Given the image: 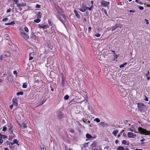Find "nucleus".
<instances>
[{
    "label": "nucleus",
    "mask_w": 150,
    "mask_h": 150,
    "mask_svg": "<svg viewBox=\"0 0 150 150\" xmlns=\"http://www.w3.org/2000/svg\"><path fill=\"white\" fill-rule=\"evenodd\" d=\"M51 30L52 31V33H53V32L54 31V28L53 26L51 28Z\"/></svg>",
    "instance_id": "052dcab7"
},
{
    "label": "nucleus",
    "mask_w": 150,
    "mask_h": 150,
    "mask_svg": "<svg viewBox=\"0 0 150 150\" xmlns=\"http://www.w3.org/2000/svg\"><path fill=\"white\" fill-rule=\"evenodd\" d=\"M58 9H57V16H59L61 14H63V11L62 9L60 8L59 7H58Z\"/></svg>",
    "instance_id": "1a4fd4ad"
},
{
    "label": "nucleus",
    "mask_w": 150,
    "mask_h": 150,
    "mask_svg": "<svg viewBox=\"0 0 150 150\" xmlns=\"http://www.w3.org/2000/svg\"><path fill=\"white\" fill-rule=\"evenodd\" d=\"M8 128L10 134H12L13 133V126L11 124H10L8 126Z\"/></svg>",
    "instance_id": "f8f14e48"
},
{
    "label": "nucleus",
    "mask_w": 150,
    "mask_h": 150,
    "mask_svg": "<svg viewBox=\"0 0 150 150\" xmlns=\"http://www.w3.org/2000/svg\"><path fill=\"white\" fill-rule=\"evenodd\" d=\"M48 22L50 26H52V25H53V23L50 20H48Z\"/></svg>",
    "instance_id": "c85d7f7f"
},
{
    "label": "nucleus",
    "mask_w": 150,
    "mask_h": 150,
    "mask_svg": "<svg viewBox=\"0 0 150 150\" xmlns=\"http://www.w3.org/2000/svg\"><path fill=\"white\" fill-rule=\"evenodd\" d=\"M27 83H24L23 84L22 87L24 88H26L27 87Z\"/></svg>",
    "instance_id": "72a5a7b5"
},
{
    "label": "nucleus",
    "mask_w": 150,
    "mask_h": 150,
    "mask_svg": "<svg viewBox=\"0 0 150 150\" xmlns=\"http://www.w3.org/2000/svg\"><path fill=\"white\" fill-rule=\"evenodd\" d=\"M69 131L71 132V133H73L74 132V130L73 129H69Z\"/></svg>",
    "instance_id": "3c124183"
},
{
    "label": "nucleus",
    "mask_w": 150,
    "mask_h": 150,
    "mask_svg": "<svg viewBox=\"0 0 150 150\" xmlns=\"http://www.w3.org/2000/svg\"><path fill=\"white\" fill-rule=\"evenodd\" d=\"M19 125L22 128H25L27 127V125L25 123H23L21 125Z\"/></svg>",
    "instance_id": "aec40b11"
},
{
    "label": "nucleus",
    "mask_w": 150,
    "mask_h": 150,
    "mask_svg": "<svg viewBox=\"0 0 150 150\" xmlns=\"http://www.w3.org/2000/svg\"><path fill=\"white\" fill-rule=\"evenodd\" d=\"M41 21V20L39 18L37 19H35L34 20V21L36 23H38L40 22Z\"/></svg>",
    "instance_id": "a878e982"
},
{
    "label": "nucleus",
    "mask_w": 150,
    "mask_h": 150,
    "mask_svg": "<svg viewBox=\"0 0 150 150\" xmlns=\"http://www.w3.org/2000/svg\"><path fill=\"white\" fill-rule=\"evenodd\" d=\"M3 142V140L2 139L0 138V144H1Z\"/></svg>",
    "instance_id": "13d9d810"
},
{
    "label": "nucleus",
    "mask_w": 150,
    "mask_h": 150,
    "mask_svg": "<svg viewBox=\"0 0 150 150\" xmlns=\"http://www.w3.org/2000/svg\"><path fill=\"white\" fill-rule=\"evenodd\" d=\"M117 150H124V149L123 146H120L118 147Z\"/></svg>",
    "instance_id": "473e14b6"
},
{
    "label": "nucleus",
    "mask_w": 150,
    "mask_h": 150,
    "mask_svg": "<svg viewBox=\"0 0 150 150\" xmlns=\"http://www.w3.org/2000/svg\"><path fill=\"white\" fill-rule=\"evenodd\" d=\"M7 138V137L6 135H2L1 133H0V138L2 139H5Z\"/></svg>",
    "instance_id": "4be33fe9"
},
{
    "label": "nucleus",
    "mask_w": 150,
    "mask_h": 150,
    "mask_svg": "<svg viewBox=\"0 0 150 150\" xmlns=\"http://www.w3.org/2000/svg\"><path fill=\"white\" fill-rule=\"evenodd\" d=\"M144 100L146 101H148L149 100L148 98L146 96H145V98L144 99Z\"/></svg>",
    "instance_id": "09e8293b"
},
{
    "label": "nucleus",
    "mask_w": 150,
    "mask_h": 150,
    "mask_svg": "<svg viewBox=\"0 0 150 150\" xmlns=\"http://www.w3.org/2000/svg\"><path fill=\"white\" fill-rule=\"evenodd\" d=\"M57 117L59 119H60L62 117V112L60 111H58L57 112Z\"/></svg>",
    "instance_id": "6e6552de"
},
{
    "label": "nucleus",
    "mask_w": 150,
    "mask_h": 150,
    "mask_svg": "<svg viewBox=\"0 0 150 150\" xmlns=\"http://www.w3.org/2000/svg\"><path fill=\"white\" fill-rule=\"evenodd\" d=\"M138 131L142 134L145 135H148L150 136V131H147L146 129L142 128V127H139L138 128Z\"/></svg>",
    "instance_id": "f03ea898"
},
{
    "label": "nucleus",
    "mask_w": 150,
    "mask_h": 150,
    "mask_svg": "<svg viewBox=\"0 0 150 150\" xmlns=\"http://www.w3.org/2000/svg\"><path fill=\"white\" fill-rule=\"evenodd\" d=\"M149 71H148L147 73L146 74V76L147 77H148V76L149 75Z\"/></svg>",
    "instance_id": "0e129e2a"
},
{
    "label": "nucleus",
    "mask_w": 150,
    "mask_h": 150,
    "mask_svg": "<svg viewBox=\"0 0 150 150\" xmlns=\"http://www.w3.org/2000/svg\"><path fill=\"white\" fill-rule=\"evenodd\" d=\"M102 11H103L104 12L105 14L107 16H108V13H107V11L106 10V9H103V8H102Z\"/></svg>",
    "instance_id": "c756f323"
},
{
    "label": "nucleus",
    "mask_w": 150,
    "mask_h": 150,
    "mask_svg": "<svg viewBox=\"0 0 150 150\" xmlns=\"http://www.w3.org/2000/svg\"><path fill=\"white\" fill-rule=\"evenodd\" d=\"M91 29H92V28H91V27H88V30L89 31V32L91 30Z\"/></svg>",
    "instance_id": "69168bd1"
},
{
    "label": "nucleus",
    "mask_w": 150,
    "mask_h": 150,
    "mask_svg": "<svg viewBox=\"0 0 150 150\" xmlns=\"http://www.w3.org/2000/svg\"><path fill=\"white\" fill-rule=\"evenodd\" d=\"M12 102L14 105L17 106L18 105V101L16 98H13L12 100Z\"/></svg>",
    "instance_id": "9d476101"
},
{
    "label": "nucleus",
    "mask_w": 150,
    "mask_h": 150,
    "mask_svg": "<svg viewBox=\"0 0 150 150\" xmlns=\"http://www.w3.org/2000/svg\"><path fill=\"white\" fill-rule=\"evenodd\" d=\"M129 12L130 13H134L135 12V11L133 10H130L129 11Z\"/></svg>",
    "instance_id": "e2e57ef3"
},
{
    "label": "nucleus",
    "mask_w": 150,
    "mask_h": 150,
    "mask_svg": "<svg viewBox=\"0 0 150 150\" xmlns=\"http://www.w3.org/2000/svg\"><path fill=\"white\" fill-rule=\"evenodd\" d=\"M95 36L97 37H99L100 36V35L99 33H97L95 35Z\"/></svg>",
    "instance_id": "de8ad7c7"
},
{
    "label": "nucleus",
    "mask_w": 150,
    "mask_h": 150,
    "mask_svg": "<svg viewBox=\"0 0 150 150\" xmlns=\"http://www.w3.org/2000/svg\"><path fill=\"white\" fill-rule=\"evenodd\" d=\"M93 150H101V148L100 146H97Z\"/></svg>",
    "instance_id": "5701e85b"
},
{
    "label": "nucleus",
    "mask_w": 150,
    "mask_h": 150,
    "mask_svg": "<svg viewBox=\"0 0 150 150\" xmlns=\"http://www.w3.org/2000/svg\"><path fill=\"white\" fill-rule=\"evenodd\" d=\"M58 16L59 17L60 20L62 22L65 21L66 16H64L63 14Z\"/></svg>",
    "instance_id": "20e7f679"
},
{
    "label": "nucleus",
    "mask_w": 150,
    "mask_h": 150,
    "mask_svg": "<svg viewBox=\"0 0 150 150\" xmlns=\"http://www.w3.org/2000/svg\"><path fill=\"white\" fill-rule=\"evenodd\" d=\"M94 120L95 121H96L97 122H98V123L100 121V120L99 118H96Z\"/></svg>",
    "instance_id": "f704fd0d"
},
{
    "label": "nucleus",
    "mask_w": 150,
    "mask_h": 150,
    "mask_svg": "<svg viewBox=\"0 0 150 150\" xmlns=\"http://www.w3.org/2000/svg\"><path fill=\"white\" fill-rule=\"evenodd\" d=\"M7 79L9 82L12 83L13 81V75L9 74L8 76Z\"/></svg>",
    "instance_id": "423d86ee"
},
{
    "label": "nucleus",
    "mask_w": 150,
    "mask_h": 150,
    "mask_svg": "<svg viewBox=\"0 0 150 150\" xmlns=\"http://www.w3.org/2000/svg\"><path fill=\"white\" fill-rule=\"evenodd\" d=\"M74 12L76 16L77 17L79 18H80V15L78 14L77 11L76 10H74Z\"/></svg>",
    "instance_id": "a211bd4d"
},
{
    "label": "nucleus",
    "mask_w": 150,
    "mask_h": 150,
    "mask_svg": "<svg viewBox=\"0 0 150 150\" xmlns=\"http://www.w3.org/2000/svg\"><path fill=\"white\" fill-rule=\"evenodd\" d=\"M69 96L68 95H67L64 96V99L66 100H68L69 99Z\"/></svg>",
    "instance_id": "ea45409f"
},
{
    "label": "nucleus",
    "mask_w": 150,
    "mask_h": 150,
    "mask_svg": "<svg viewBox=\"0 0 150 150\" xmlns=\"http://www.w3.org/2000/svg\"><path fill=\"white\" fill-rule=\"evenodd\" d=\"M46 100H43L40 103L39 105H41L43 104L45 101Z\"/></svg>",
    "instance_id": "c9c22d12"
},
{
    "label": "nucleus",
    "mask_w": 150,
    "mask_h": 150,
    "mask_svg": "<svg viewBox=\"0 0 150 150\" xmlns=\"http://www.w3.org/2000/svg\"><path fill=\"white\" fill-rule=\"evenodd\" d=\"M13 142L14 144H17L18 145H19V144H18V141L17 139H14L13 140Z\"/></svg>",
    "instance_id": "cd10ccee"
},
{
    "label": "nucleus",
    "mask_w": 150,
    "mask_h": 150,
    "mask_svg": "<svg viewBox=\"0 0 150 150\" xmlns=\"http://www.w3.org/2000/svg\"><path fill=\"white\" fill-rule=\"evenodd\" d=\"M10 23V25H14L15 24V22L14 21H12L11 23Z\"/></svg>",
    "instance_id": "5fc2aeb1"
},
{
    "label": "nucleus",
    "mask_w": 150,
    "mask_h": 150,
    "mask_svg": "<svg viewBox=\"0 0 150 150\" xmlns=\"http://www.w3.org/2000/svg\"><path fill=\"white\" fill-rule=\"evenodd\" d=\"M13 107V105H12L10 106V108L11 109H12Z\"/></svg>",
    "instance_id": "774afa93"
},
{
    "label": "nucleus",
    "mask_w": 150,
    "mask_h": 150,
    "mask_svg": "<svg viewBox=\"0 0 150 150\" xmlns=\"http://www.w3.org/2000/svg\"><path fill=\"white\" fill-rule=\"evenodd\" d=\"M123 122L125 124H127L128 122V121L126 120H123Z\"/></svg>",
    "instance_id": "864d4df0"
},
{
    "label": "nucleus",
    "mask_w": 150,
    "mask_h": 150,
    "mask_svg": "<svg viewBox=\"0 0 150 150\" xmlns=\"http://www.w3.org/2000/svg\"><path fill=\"white\" fill-rule=\"evenodd\" d=\"M23 93L22 92H18L16 93V95L17 96H19V95H22L23 94Z\"/></svg>",
    "instance_id": "2f4dec72"
},
{
    "label": "nucleus",
    "mask_w": 150,
    "mask_h": 150,
    "mask_svg": "<svg viewBox=\"0 0 150 150\" xmlns=\"http://www.w3.org/2000/svg\"><path fill=\"white\" fill-rule=\"evenodd\" d=\"M38 27L39 28H43V29L45 28H48V25H41L40 24H39L38 25Z\"/></svg>",
    "instance_id": "ddd939ff"
},
{
    "label": "nucleus",
    "mask_w": 150,
    "mask_h": 150,
    "mask_svg": "<svg viewBox=\"0 0 150 150\" xmlns=\"http://www.w3.org/2000/svg\"><path fill=\"white\" fill-rule=\"evenodd\" d=\"M130 130L131 132H135V129L133 127H131L130 128Z\"/></svg>",
    "instance_id": "a19ab883"
},
{
    "label": "nucleus",
    "mask_w": 150,
    "mask_h": 150,
    "mask_svg": "<svg viewBox=\"0 0 150 150\" xmlns=\"http://www.w3.org/2000/svg\"><path fill=\"white\" fill-rule=\"evenodd\" d=\"M137 104L138 105V110L141 112H144L147 109V107L144 104L138 103Z\"/></svg>",
    "instance_id": "f257e3e1"
},
{
    "label": "nucleus",
    "mask_w": 150,
    "mask_h": 150,
    "mask_svg": "<svg viewBox=\"0 0 150 150\" xmlns=\"http://www.w3.org/2000/svg\"><path fill=\"white\" fill-rule=\"evenodd\" d=\"M138 8L141 10H142L144 9V7L142 6H138Z\"/></svg>",
    "instance_id": "58836bf2"
},
{
    "label": "nucleus",
    "mask_w": 150,
    "mask_h": 150,
    "mask_svg": "<svg viewBox=\"0 0 150 150\" xmlns=\"http://www.w3.org/2000/svg\"><path fill=\"white\" fill-rule=\"evenodd\" d=\"M40 147L42 150H46V149L44 148V146H41Z\"/></svg>",
    "instance_id": "8fccbe9b"
},
{
    "label": "nucleus",
    "mask_w": 150,
    "mask_h": 150,
    "mask_svg": "<svg viewBox=\"0 0 150 150\" xmlns=\"http://www.w3.org/2000/svg\"><path fill=\"white\" fill-rule=\"evenodd\" d=\"M13 73L14 74L16 75V76H17L18 73H17V71H16L15 70V71H13Z\"/></svg>",
    "instance_id": "79ce46f5"
},
{
    "label": "nucleus",
    "mask_w": 150,
    "mask_h": 150,
    "mask_svg": "<svg viewBox=\"0 0 150 150\" xmlns=\"http://www.w3.org/2000/svg\"><path fill=\"white\" fill-rule=\"evenodd\" d=\"M86 6L83 3L82 5L81 8L79 9V10L82 12H84L86 10Z\"/></svg>",
    "instance_id": "0eeeda50"
},
{
    "label": "nucleus",
    "mask_w": 150,
    "mask_h": 150,
    "mask_svg": "<svg viewBox=\"0 0 150 150\" xmlns=\"http://www.w3.org/2000/svg\"><path fill=\"white\" fill-rule=\"evenodd\" d=\"M64 78L63 76V74H62V84H64Z\"/></svg>",
    "instance_id": "b1692460"
},
{
    "label": "nucleus",
    "mask_w": 150,
    "mask_h": 150,
    "mask_svg": "<svg viewBox=\"0 0 150 150\" xmlns=\"http://www.w3.org/2000/svg\"><path fill=\"white\" fill-rule=\"evenodd\" d=\"M4 56L6 57H9L10 56V52L8 51H5L4 53Z\"/></svg>",
    "instance_id": "4468645a"
},
{
    "label": "nucleus",
    "mask_w": 150,
    "mask_h": 150,
    "mask_svg": "<svg viewBox=\"0 0 150 150\" xmlns=\"http://www.w3.org/2000/svg\"><path fill=\"white\" fill-rule=\"evenodd\" d=\"M118 132V130H116L113 131L112 134L115 136H116L117 133Z\"/></svg>",
    "instance_id": "412c9836"
},
{
    "label": "nucleus",
    "mask_w": 150,
    "mask_h": 150,
    "mask_svg": "<svg viewBox=\"0 0 150 150\" xmlns=\"http://www.w3.org/2000/svg\"><path fill=\"white\" fill-rule=\"evenodd\" d=\"M34 54V52H31L29 54V60H30L33 59V56Z\"/></svg>",
    "instance_id": "dca6fc26"
},
{
    "label": "nucleus",
    "mask_w": 150,
    "mask_h": 150,
    "mask_svg": "<svg viewBox=\"0 0 150 150\" xmlns=\"http://www.w3.org/2000/svg\"><path fill=\"white\" fill-rule=\"evenodd\" d=\"M24 6V5H20V4H17V6L18 7H20L21 6Z\"/></svg>",
    "instance_id": "603ef678"
},
{
    "label": "nucleus",
    "mask_w": 150,
    "mask_h": 150,
    "mask_svg": "<svg viewBox=\"0 0 150 150\" xmlns=\"http://www.w3.org/2000/svg\"><path fill=\"white\" fill-rule=\"evenodd\" d=\"M31 37L33 39H35V37H36V35L33 32H32L31 34Z\"/></svg>",
    "instance_id": "6ab92c4d"
},
{
    "label": "nucleus",
    "mask_w": 150,
    "mask_h": 150,
    "mask_svg": "<svg viewBox=\"0 0 150 150\" xmlns=\"http://www.w3.org/2000/svg\"><path fill=\"white\" fill-rule=\"evenodd\" d=\"M96 145V143L94 142V143H93L92 144L91 146L92 147H94L95 146H96H96H97Z\"/></svg>",
    "instance_id": "4c0bfd02"
},
{
    "label": "nucleus",
    "mask_w": 150,
    "mask_h": 150,
    "mask_svg": "<svg viewBox=\"0 0 150 150\" xmlns=\"http://www.w3.org/2000/svg\"><path fill=\"white\" fill-rule=\"evenodd\" d=\"M10 143V142L8 141H6V144H7V145L9 144Z\"/></svg>",
    "instance_id": "338daca9"
},
{
    "label": "nucleus",
    "mask_w": 150,
    "mask_h": 150,
    "mask_svg": "<svg viewBox=\"0 0 150 150\" xmlns=\"http://www.w3.org/2000/svg\"><path fill=\"white\" fill-rule=\"evenodd\" d=\"M127 143V142L126 140H124L122 142V143L124 144H126Z\"/></svg>",
    "instance_id": "c03bdc74"
},
{
    "label": "nucleus",
    "mask_w": 150,
    "mask_h": 150,
    "mask_svg": "<svg viewBox=\"0 0 150 150\" xmlns=\"http://www.w3.org/2000/svg\"><path fill=\"white\" fill-rule=\"evenodd\" d=\"M100 124V125L103 127H107L108 126V125L107 123H105L104 122H101Z\"/></svg>",
    "instance_id": "2eb2a0df"
},
{
    "label": "nucleus",
    "mask_w": 150,
    "mask_h": 150,
    "mask_svg": "<svg viewBox=\"0 0 150 150\" xmlns=\"http://www.w3.org/2000/svg\"><path fill=\"white\" fill-rule=\"evenodd\" d=\"M24 30L26 32H28V28L27 27H25L24 28Z\"/></svg>",
    "instance_id": "49530a36"
},
{
    "label": "nucleus",
    "mask_w": 150,
    "mask_h": 150,
    "mask_svg": "<svg viewBox=\"0 0 150 150\" xmlns=\"http://www.w3.org/2000/svg\"><path fill=\"white\" fill-rule=\"evenodd\" d=\"M135 1L141 5L143 4V3L142 1H139V0H135Z\"/></svg>",
    "instance_id": "e433bc0d"
},
{
    "label": "nucleus",
    "mask_w": 150,
    "mask_h": 150,
    "mask_svg": "<svg viewBox=\"0 0 150 150\" xmlns=\"http://www.w3.org/2000/svg\"><path fill=\"white\" fill-rule=\"evenodd\" d=\"M110 3L109 2L103 0L100 2L101 5L102 6L106 7Z\"/></svg>",
    "instance_id": "39448f33"
},
{
    "label": "nucleus",
    "mask_w": 150,
    "mask_h": 150,
    "mask_svg": "<svg viewBox=\"0 0 150 150\" xmlns=\"http://www.w3.org/2000/svg\"><path fill=\"white\" fill-rule=\"evenodd\" d=\"M136 135L133 133L131 132H129L127 133V136L129 138H133L134 136H136Z\"/></svg>",
    "instance_id": "9b49d317"
},
{
    "label": "nucleus",
    "mask_w": 150,
    "mask_h": 150,
    "mask_svg": "<svg viewBox=\"0 0 150 150\" xmlns=\"http://www.w3.org/2000/svg\"><path fill=\"white\" fill-rule=\"evenodd\" d=\"M37 14V18H40L41 17V14L40 12H38V13Z\"/></svg>",
    "instance_id": "393cba45"
},
{
    "label": "nucleus",
    "mask_w": 150,
    "mask_h": 150,
    "mask_svg": "<svg viewBox=\"0 0 150 150\" xmlns=\"http://www.w3.org/2000/svg\"><path fill=\"white\" fill-rule=\"evenodd\" d=\"M86 137L87 138L90 139L92 138L91 136L89 134H87L86 135Z\"/></svg>",
    "instance_id": "bb28decb"
},
{
    "label": "nucleus",
    "mask_w": 150,
    "mask_h": 150,
    "mask_svg": "<svg viewBox=\"0 0 150 150\" xmlns=\"http://www.w3.org/2000/svg\"><path fill=\"white\" fill-rule=\"evenodd\" d=\"M86 10L87 9H88L90 11L91 10V7H86Z\"/></svg>",
    "instance_id": "4d7b16f0"
},
{
    "label": "nucleus",
    "mask_w": 150,
    "mask_h": 150,
    "mask_svg": "<svg viewBox=\"0 0 150 150\" xmlns=\"http://www.w3.org/2000/svg\"><path fill=\"white\" fill-rule=\"evenodd\" d=\"M127 64V62H125V63H124L123 64L120 65L119 67L120 68L123 67H124V66L125 65Z\"/></svg>",
    "instance_id": "7c9ffc66"
},
{
    "label": "nucleus",
    "mask_w": 150,
    "mask_h": 150,
    "mask_svg": "<svg viewBox=\"0 0 150 150\" xmlns=\"http://www.w3.org/2000/svg\"><path fill=\"white\" fill-rule=\"evenodd\" d=\"M118 27V26L117 25H114V26H112L111 28L112 31H114V30H115Z\"/></svg>",
    "instance_id": "f3484780"
},
{
    "label": "nucleus",
    "mask_w": 150,
    "mask_h": 150,
    "mask_svg": "<svg viewBox=\"0 0 150 150\" xmlns=\"http://www.w3.org/2000/svg\"><path fill=\"white\" fill-rule=\"evenodd\" d=\"M20 35L25 40H27L29 38L28 35L25 32L23 31L20 32Z\"/></svg>",
    "instance_id": "7ed1b4c3"
},
{
    "label": "nucleus",
    "mask_w": 150,
    "mask_h": 150,
    "mask_svg": "<svg viewBox=\"0 0 150 150\" xmlns=\"http://www.w3.org/2000/svg\"><path fill=\"white\" fill-rule=\"evenodd\" d=\"M145 21H146V25H148L149 24V22H148V20H147L146 19H145Z\"/></svg>",
    "instance_id": "680f3d73"
},
{
    "label": "nucleus",
    "mask_w": 150,
    "mask_h": 150,
    "mask_svg": "<svg viewBox=\"0 0 150 150\" xmlns=\"http://www.w3.org/2000/svg\"><path fill=\"white\" fill-rule=\"evenodd\" d=\"M8 18H4L2 19V21H3L6 22L7 20H8Z\"/></svg>",
    "instance_id": "37998d69"
},
{
    "label": "nucleus",
    "mask_w": 150,
    "mask_h": 150,
    "mask_svg": "<svg viewBox=\"0 0 150 150\" xmlns=\"http://www.w3.org/2000/svg\"><path fill=\"white\" fill-rule=\"evenodd\" d=\"M11 9L10 8H9L7 10V11H6V12L7 13H9L11 12Z\"/></svg>",
    "instance_id": "6e6d98bb"
},
{
    "label": "nucleus",
    "mask_w": 150,
    "mask_h": 150,
    "mask_svg": "<svg viewBox=\"0 0 150 150\" xmlns=\"http://www.w3.org/2000/svg\"><path fill=\"white\" fill-rule=\"evenodd\" d=\"M36 7L37 8H40V6L37 4L36 6Z\"/></svg>",
    "instance_id": "bf43d9fd"
},
{
    "label": "nucleus",
    "mask_w": 150,
    "mask_h": 150,
    "mask_svg": "<svg viewBox=\"0 0 150 150\" xmlns=\"http://www.w3.org/2000/svg\"><path fill=\"white\" fill-rule=\"evenodd\" d=\"M6 129H7V127H6L4 126L3 127L2 131H5L6 130Z\"/></svg>",
    "instance_id": "a18cd8bd"
}]
</instances>
